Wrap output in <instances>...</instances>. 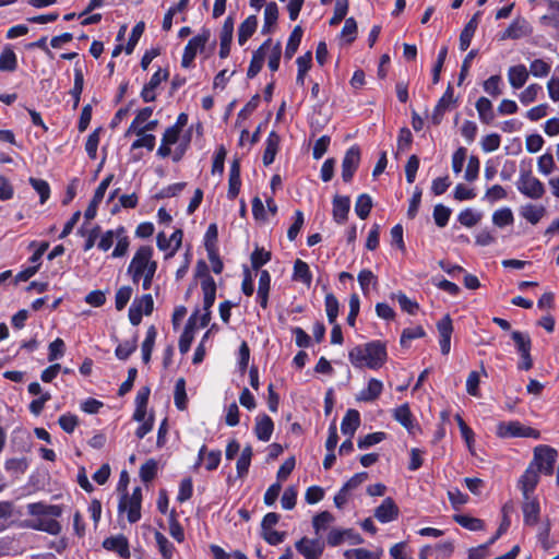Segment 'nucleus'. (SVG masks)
I'll list each match as a JSON object with an SVG mask.
<instances>
[{
	"label": "nucleus",
	"mask_w": 559,
	"mask_h": 559,
	"mask_svg": "<svg viewBox=\"0 0 559 559\" xmlns=\"http://www.w3.org/2000/svg\"><path fill=\"white\" fill-rule=\"evenodd\" d=\"M157 261L154 260V249L152 246H140L127 269L133 284L142 282V288L148 290L152 287L153 280L157 272Z\"/></svg>",
	"instance_id": "1"
},
{
	"label": "nucleus",
	"mask_w": 559,
	"mask_h": 559,
	"mask_svg": "<svg viewBox=\"0 0 559 559\" xmlns=\"http://www.w3.org/2000/svg\"><path fill=\"white\" fill-rule=\"evenodd\" d=\"M385 344L381 341H371L357 345L348 353V359L355 368L380 369L386 361Z\"/></svg>",
	"instance_id": "2"
},
{
	"label": "nucleus",
	"mask_w": 559,
	"mask_h": 559,
	"mask_svg": "<svg viewBox=\"0 0 559 559\" xmlns=\"http://www.w3.org/2000/svg\"><path fill=\"white\" fill-rule=\"evenodd\" d=\"M180 133L177 127H168L163 134L157 155L165 158L173 153V159L179 162L188 150L191 138L190 133L180 138Z\"/></svg>",
	"instance_id": "3"
},
{
	"label": "nucleus",
	"mask_w": 559,
	"mask_h": 559,
	"mask_svg": "<svg viewBox=\"0 0 559 559\" xmlns=\"http://www.w3.org/2000/svg\"><path fill=\"white\" fill-rule=\"evenodd\" d=\"M515 185L522 195L532 200H539L546 193L544 183L533 175L531 168L522 167L520 169Z\"/></svg>",
	"instance_id": "4"
},
{
	"label": "nucleus",
	"mask_w": 559,
	"mask_h": 559,
	"mask_svg": "<svg viewBox=\"0 0 559 559\" xmlns=\"http://www.w3.org/2000/svg\"><path fill=\"white\" fill-rule=\"evenodd\" d=\"M141 504H142V489L135 487L131 495L124 493L121 496L118 511L127 512V518L130 523H135L141 519Z\"/></svg>",
	"instance_id": "5"
},
{
	"label": "nucleus",
	"mask_w": 559,
	"mask_h": 559,
	"mask_svg": "<svg viewBox=\"0 0 559 559\" xmlns=\"http://www.w3.org/2000/svg\"><path fill=\"white\" fill-rule=\"evenodd\" d=\"M496 432H497L498 437H500V438H515V437H524V438H533V439L539 438V432L536 429L523 426L518 420L500 421L497 425Z\"/></svg>",
	"instance_id": "6"
},
{
	"label": "nucleus",
	"mask_w": 559,
	"mask_h": 559,
	"mask_svg": "<svg viewBox=\"0 0 559 559\" xmlns=\"http://www.w3.org/2000/svg\"><path fill=\"white\" fill-rule=\"evenodd\" d=\"M211 37V32L207 28H203L197 36L192 37L187 46L185 47L182 59H181V66L183 68H190L197 52L199 50H203L206 43L209 41Z\"/></svg>",
	"instance_id": "7"
},
{
	"label": "nucleus",
	"mask_w": 559,
	"mask_h": 559,
	"mask_svg": "<svg viewBox=\"0 0 559 559\" xmlns=\"http://www.w3.org/2000/svg\"><path fill=\"white\" fill-rule=\"evenodd\" d=\"M558 453L555 449L547 445H538L534 451V462L537 471L546 475H550L554 472L555 463L557 461Z\"/></svg>",
	"instance_id": "8"
},
{
	"label": "nucleus",
	"mask_w": 559,
	"mask_h": 559,
	"mask_svg": "<svg viewBox=\"0 0 559 559\" xmlns=\"http://www.w3.org/2000/svg\"><path fill=\"white\" fill-rule=\"evenodd\" d=\"M203 274L201 288L203 292V310H211L216 298V283L212 276L207 274V265L204 261L198 262V275Z\"/></svg>",
	"instance_id": "9"
},
{
	"label": "nucleus",
	"mask_w": 559,
	"mask_h": 559,
	"mask_svg": "<svg viewBox=\"0 0 559 559\" xmlns=\"http://www.w3.org/2000/svg\"><path fill=\"white\" fill-rule=\"evenodd\" d=\"M154 308V300L151 294L135 298L129 308V320L131 324L139 325L143 314H151Z\"/></svg>",
	"instance_id": "10"
},
{
	"label": "nucleus",
	"mask_w": 559,
	"mask_h": 559,
	"mask_svg": "<svg viewBox=\"0 0 559 559\" xmlns=\"http://www.w3.org/2000/svg\"><path fill=\"white\" fill-rule=\"evenodd\" d=\"M360 163V148L358 145L350 146L342 160V178L345 182H349L356 173Z\"/></svg>",
	"instance_id": "11"
},
{
	"label": "nucleus",
	"mask_w": 559,
	"mask_h": 559,
	"mask_svg": "<svg viewBox=\"0 0 559 559\" xmlns=\"http://www.w3.org/2000/svg\"><path fill=\"white\" fill-rule=\"evenodd\" d=\"M157 247L162 251L170 250L166 258L173 257L180 248L182 242V231L180 229L175 230L168 238L165 233H159L156 238Z\"/></svg>",
	"instance_id": "12"
},
{
	"label": "nucleus",
	"mask_w": 559,
	"mask_h": 559,
	"mask_svg": "<svg viewBox=\"0 0 559 559\" xmlns=\"http://www.w3.org/2000/svg\"><path fill=\"white\" fill-rule=\"evenodd\" d=\"M295 546L305 559H319L324 550V544L321 540L306 537L298 540Z\"/></svg>",
	"instance_id": "13"
},
{
	"label": "nucleus",
	"mask_w": 559,
	"mask_h": 559,
	"mask_svg": "<svg viewBox=\"0 0 559 559\" xmlns=\"http://www.w3.org/2000/svg\"><path fill=\"white\" fill-rule=\"evenodd\" d=\"M437 329L440 335L439 344L443 355H448L451 349V335L453 332L452 320L449 314H445L438 323Z\"/></svg>",
	"instance_id": "14"
},
{
	"label": "nucleus",
	"mask_w": 559,
	"mask_h": 559,
	"mask_svg": "<svg viewBox=\"0 0 559 559\" xmlns=\"http://www.w3.org/2000/svg\"><path fill=\"white\" fill-rule=\"evenodd\" d=\"M103 547L106 550L117 552L121 558L130 557L129 542L122 534L107 537L103 542Z\"/></svg>",
	"instance_id": "15"
},
{
	"label": "nucleus",
	"mask_w": 559,
	"mask_h": 559,
	"mask_svg": "<svg viewBox=\"0 0 559 559\" xmlns=\"http://www.w3.org/2000/svg\"><path fill=\"white\" fill-rule=\"evenodd\" d=\"M234 24H235L234 19L231 16H227L222 26L221 34H219V40H221L219 57L221 58H227L230 52V44H231L233 35H234Z\"/></svg>",
	"instance_id": "16"
},
{
	"label": "nucleus",
	"mask_w": 559,
	"mask_h": 559,
	"mask_svg": "<svg viewBox=\"0 0 559 559\" xmlns=\"http://www.w3.org/2000/svg\"><path fill=\"white\" fill-rule=\"evenodd\" d=\"M399 515V508L392 498H385L374 510V518L381 523L394 521Z\"/></svg>",
	"instance_id": "17"
},
{
	"label": "nucleus",
	"mask_w": 559,
	"mask_h": 559,
	"mask_svg": "<svg viewBox=\"0 0 559 559\" xmlns=\"http://www.w3.org/2000/svg\"><path fill=\"white\" fill-rule=\"evenodd\" d=\"M271 46V39H266L258 50H255L252 55V59L250 61L247 76L252 79L254 78L262 69L266 53L265 50Z\"/></svg>",
	"instance_id": "18"
},
{
	"label": "nucleus",
	"mask_w": 559,
	"mask_h": 559,
	"mask_svg": "<svg viewBox=\"0 0 559 559\" xmlns=\"http://www.w3.org/2000/svg\"><path fill=\"white\" fill-rule=\"evenodd\" d=\"M538 471L533 467V464H531L519 480V486L523 497H530L538 484Z\"/></svg>",
	"instance_id": "19"
},
{
	"label": "nucleus",
	"mask_w": 559,
	"mask_h": 559,
	"mask_svg": "<svg viewBox=\"0 0 559 559\" xmlns=\"http://www.w3.org/2000/svg\"><path fill=\"white\" fill-rule=\"evenodd\" d=\"M28 514L33 516L43 518L49 515L51 518H59L62 514V508L57 504H46L44 502L29 503L27 506Z\"/></svg>",
	"instance_id": "20"
},
{
	"label": "nucleus",
	"mask_w": 559,
	"mask_h": 559,
	"mask_svg": "<svg viewBox=\"0 0 559 559\" xmlns=\"http://www.w3.org/2000/svg\"><path fill=\"white\" fill-rule=\"evenodd\" d=\"M274 430V424L270 416L262 414L257 416L254 433L257 438L263 442H266L271 439Z\"/></svg>",
	"instance_id": "21"
},
{
	"label": "nucleus",
	"mask_w": 559,
	"mask_h": 559,
	"mask_svg": "<svg viewBox=\"0 0 559 559\" xmlns=\"http://www.w3.org/2000/svg\"><path fill=\"white\" fill-rule=\"evenodd\" d=\"M530 78V72L524 64L512 66L508 69V81L514 90L525 85Z\"/></svg>",
	"instance_id": "22"
},
{
	"label": "nucleus",
	"mask_w": 559,
	"mask_h": 559,
	"mask_svg": "<svg viewBox=\"0 0 559 559\" xmlns=\"http://www.w3.org/2000/svg\"><path fill=\"white\" fill-rule=\"evenodd\" d=\"M241 179H240V164L238 159L233 160L229 169L228 178V192L227 197L230 200L236 199L240 191Z\"/></svg>",
	"instance_id": "23"
},
{
	"label": "nucleus",
	"mask_w": 559,
	"mask_h": 559,
	"mask_svg": "<svg viewBox=\"0 0 559 559\" xmlns=\"http://www.w3.org/2000/svg\"><path fill=\"white\" fill-rule=\"evenodd\" d=\"M350 209V200L348 197L336 195L333 199V219L337 224H344Z\"/></svg>",
	"instance_id": "24"
},
{
	"label": "nucleus",
	"mask_w": 559,
	"mask_h": 559,
	"mask_svg": "<svg viewBox=\"0 0 559 559\" xmlns=\"http://www.w3.org/2000/svg\"><path fill=\"white\" fill-rule=\"evenodd\" d=\"M528 33V26L525 20L516 19L514 20L509 27L499 35L500 40L506 39H519L521 37L526 36Z\"/></svg>",
	"instance_id": "25"
},
{
	"label": "nucleus",
	"mask_w": 559,
	"mask_h": 559,
	"mask_svg": "<svg viewBox=\"0 0 559 559\" xmlns=\"http://www.w3.org/2000/svg\"><path fill=\"white\" fill-rule=\"evenodd\" d=\"M524 502L522 506L524 523L527 525H535L539 516V503L535 498L523 497Z\"/></svg>",
	"instance_id": "26"
},
{
	"label": "nucleus",
	"mask_w": 559,
	"mask_h": 559,
	"mask_svg": "<svg viewBox=\"0 0 559 559\" xmlns=\"http://www.w3.org/2000/svg\"><path fill=\"white\" fill-rule=\"evenodd\" d=\"M197 319H198V311L189 318L188 323L179 338V350L181 354H187L190 349V346H191L193 337H194L193 331H194V328L197 324Z\"/></svg>",
	"instance_id": "27"
},
{
	"label": "nucleus",
	"mask_w": 559,
	"mask_h": 559,
	"mask_svg": "<svg viewBox=\"0 0 559 559\" xmlns=\"http://www.w3.org/2000/svg\"><path fill=\"white\" fill-rule=\"evenodd\" d=\"M546 207L544 205H537L527 203L520 207V215L532 225H536L545 216Z\"/></svg>",
	"instance_id": "28"
},
{
	"label": "nucleus",
	"mask_w": 559,
	"mask_h": 559,
	"mask_svg": "<svg viewBox=\"0 0 559 559\" xmlns=\"http://www.w3.org/2000/svg\"><path fill=\"white\" fill-rule=\"evenodd\" d=\"M360 425V415L358 411L356 409H348L343 417L342 424H341V430L344 435L352 438L357 428Z\"/></svg>",
	"instance_id": "29"
},
{
	"label": "nucleus",
	"mask_w": 559,
	"mask_h": 559,
	"mask_svg": "<svg viewBox=\"0 0 559 559\" xmlns=\"http://www.w3.org/2000/svg\"><path fill=\"white\" fill-rule=\"evenodd\" d=\"M280 135L274 131L270 132L265 141V150L263 153V164L265 166H269L274 162L280 147Z\"/></svg>",
	"instance_id": "30"
},
{
	"label": "nucleus",
	"mask_w": 559,
	"mask_h": 559,
	"mask_svg": "<svg viewBox=\"0 0 559 559\" xmlns=\"http://www.w3.org/2000/svg\"><path fill=\"white\" fill-rule=\"evenodd\" d=\"M476 110L478 112L479 120L485 123L489 124L495 119V111L493 106L490 99L487 97H479L475 104Z\"/></svg>",
	"instance_id": "31"
},
{
	"label": "nucleus",
	"mask_w": 559,
	"mask_h": 559,
	"mask_svg": "<svg viewBox=\"0 0 559 559\" xmlns=\"http://www.w3.org/2000/svg\"><path fill=\"white\" fill-rule=\"evenodd\" d=\"M258 26V19L255 15L248 16L238 28V43L240 46L245 45L247 40L254 34Z\"/></svg>",
	"instance_id": "32"
},
{
	"label": "nucleus",
	"mask_w": 559,
	"mask_h": 559,
	"mask_svg": "<svg viewBox=\"0 0 559 559\" xmlns=\"http://www.w3.org/2000/svg\"><path fill=\"white\" fill-rule=\"evenodd\" d=\"M29 527L46 532L50 535H58L61 532V525L56 519L38 518Z\"/></svg>",
	"instance_id": "33"
},
{
	"label": "nucleus",
	"mask_w": 559,
	"mask_h": 559,
	"mask_svg": "<svg viewBox=\"0 0 559 559\" xmlns=\"http://www.w3.org/2000/svg\"><path fill=\"white\" fill-rule=\"evenodd\" d=\"M383 390V383L378 379H370L368 385L359 394V400L365 402H371L377 400Z\"/></svg>",
	"instance_id": "34"
},
{
	"label": "nucleus",
	"mask_w": 559,
	"mask_h": 559,
	"mask_svg": "<svg viewBox=\"0 0 559 559\" xmlns=\"http://www.w3.org/2000/svg\"><path fill=\"white\" fill-rule=\"evenodd\" d=\"M253 452L250 445L242 449L241 454L236 463L237 476L243 478L249 471Z\"/></svg>",
	"instance_id": "35"
},
{
	"label": "nucleus",
	"mask_w": 559,
	"mask_h": 559,
	"mask_svg": "<svg viewBox=\"0 0 559 559\" xmlns=\"http://www.w3.org/2000/svg\"><path fill=\"white\" fill-rule=\"evenodd\" d=\"M84 86V76L82 69L76 64L74 68V84L70 94L73 98V108H78L81 99V94L83 92Z\"/></svg>",
	"instance_id": "36"
},
{
	"label": "nucleus",
	"mask_w": 559,
	"mask_h": 559,
	"mask_svg": "<svg viewBox=\"0 0 559 559\" xmlns=\"http://www.w3.org/2000/svg\"><path fill=\"white\" fill-rule=\"evenodd\" d=\"M278 19V9L275 2H270L265 5L264 9V24L262 27V33L267 34L272 31V27L275 26Z\"/></svg>",
	"instance_id": "37"
},
{
	"label": "nucleus",
	"mask_w": 559,
	"mask_h": 559,
	"mask_svg": "<svg viewBox=\"0 0 559 559\" xmlns=\"http://www.w3.org/2000/svg\"><path fill=\"white\" fill-rule=\"evenodd\" d=\"M293 277L294 280L299 281L309 286L312 281V275L309 265L305 261L297 259L294 264Z\"/></svg>",
	"instance_id": "38"
},
{
	"label": "nucleus",
	"mask_w": 559,
	"mask_h": 559,
	"mask_svg": "<svg viewBox=\"0 0 559 559\" xmlns=\"http://www.w3.org/2000/svg\"><path fill=\"white\" fill-rule=\"evenodd\" d=\"M311 61L312 55L310 51L306 52L302 56H299L296 60L298 67L296 83L300 86H304L305 84V76L308 70L311 68Z\"/></svg>",
	"instance_id": "39"
},
{
	"label": "nucleus",
	"mask_w": 559,
	"mask_h": 559,
	"mask_svg": "<svg viewBox=\"0 0 559 559\" xmlns=\"http://www.w3.org/2000/svg\"><path fill=\"white\" fill-rule=\"evenodd\" d=\"M514 222L513 212L510 207H501L493 212L492 223L499 228L512 225Z\"/></svg>",
	"instance_id": "40"
},
{
	"label": "nucleus",
	"mask_w": 559,
	"mask_h": 559,
	"mask_svg": "<svg viewBox=\"0 0 559 559\" xmlns=\"http://www.w3.org/2000/svg\"><path fill=\"white\" fill-rule=\"evenodd\" d=\"M157 336V331L154 325H151L146 331L145 340L142 343V359L147 364L151 359L152 350Z\"/></svg>",
	"instance_id": "41"
},
{
	"label": "nucleus",
	"mask_w": 559,
	"mask_h": 559,
	"mask_svg": "<svg viewBox=\"0 0 559 559\" xmlns=\"http://www.w3.org/2000/svg\"><path fill=\"white\" fill-rule=\"evenodd\" d=\"M301 37H302V28L300 26H296L290 35H289V38L287 40V44H286V48H285V57L287 59H292L293 56L296 53L299 45H300V41H301Z\"/></svg>",
	"instance_id": "42"
},
{
	"label": "nucleus",
	"mask_w": 559,
	"mask_h": 559,
	"mask_svg": "<svg viewBox=\"0 0 559 559\" xmlns=\"http://www.w3.org/2000/svg\"><path fill=\"white\" fill-rule=\"evenodd\" d=\"M116 239H117V243L111 253V257L112 258L124 257L128 252L130 241H129L128 236H126V234H124L123 227L116 229Z\"/></svg>",
	"instance_id": "43"
},
{
	"label": "nucleus",
	"mask_w": 559,
	"mask_h": 559,
	"mask_svg": "<svg viewBox=\"0 0 559 559\" xmlns=\"http://www.w3.org/2000/svg\"><path fill=\"white\" fill-rule=\"evenodd\" d=\"M511 337L515 344L516 350L520 355L531 353L532 341L527 333L513 331Z\"/></svg>",
	"instance_id": "44"
},
{
	"label": "nucleus",
	"mask_w": 559,
	"mask_h": 559,
	"mask_svg": "<svg viewBox=\"0 0 559 559\" xmlns=\"http://www.w3.org/2000/svg\"><path fill=\"white\" fill-rule=\"evenodd\" d=\"M394 418L409 432L413 431V415L407 404H403L395 409Z\"/></svg>",
	"instance_id": "45"
},
{
	"label": "nucleus",
	"mask_w": 559,
	"mask_h": 559,
	"mask_svg": "<svg viewBox=\"0 0 559 559\" xmlns=\"http://www.w3.org/2000/svg\"><path fill=\"white\" fill-rule=\"evenodd\" d=\"M267 58V66L271 71L275 72L278 70L280 67V60L282 56V46L281 43L273 44L271 41V46L269 49L265 50Z\"/></svg>",
	"instance_id": "46"
},
{
	"label": "nucleus",
	"mask_w": 559,
	"mask_h": 559,
	"mask_svg": "<svg viewBox=\"0 0 559 559\" xmlns=\"http://www.w3.org/2000/svg\"><path fill=\"white\" fill-rule=\"evenodd\" d=\"M154 536L163 559H171L175 551L174 545L158 531H155Z\"/></svg>",
	"instance_id": "47"
},
{
	"label": "nucleus",
	"mask_w": 559,
	"mask_h": 559,
	"mask_svg": "<svg viewBox=\"0 0 559 559\" xmlns=\"http://www.w3.org/2000/svg\"><path fill=\"white\" fill-rule=\"evenodd\" d=\"M372 207V200L369 194H360L355 203V212L361 219H366L370 214Z\"/></svg>",
	"instance_id": "48"
},
{
	"label": "nucleus",
	"mask_w": 559,
	"mask_h": 559,
	"mask_svg": "<svg viewBox=\"0 0 559 559\" xmlns=\"http://www.w3.org/2000/svg\"><path fill=\"white\" fill-rule=\"evenodd\" d=\"M17 67L15 52L11 48H4L0 55V71L12 72Z\"/></svg>",
	"instance_id": "49"
},
{
	"label": "nucleus",
	"mask_w": 559,
	"mask_h": 559,
	"mask_svg": "<svg viewBox=\"0 0 559 559\" xmlns=\"http://www.w3.org/2000/svg\"><path fill=\"white\" fill-rule=\"evenodd\" d=\"M454 521L462 527L469 531H480L484 528V521L477 518H473L466 514H457L454 516Z\"/></svg>",
	"instance_id": "50"
},
{
	"label": "nucleus",
	"mask_w": 559,
	"mask_h": 559,
	"mask_svg": "<svg viewBox=\"0 0 559 559\" xmlns=\"http://www.w3.org/2000/svg\"><path fill=\"white\" fill-rule=\"evenodd\" d=\"M480 374L487 376V372L485 368H481V371H471L467 379H466V391L469 395L478 397L479 394V382H480Z\"/></svg>",
	"instance_id": "51"
},
{
	"label": "nucleus",
	"mask_w": 559,
	"mask_h": 559,
	"mask_svg": "<svg viewBox=\"0 0 559 559\" xmlns=\"http://www.w3.org/2000/svg\"><path fill=\"white\" fill-rule=\"evenodd\" d=\"M138 337L134 335L131 340H127L123 343L119 344L115 350V354L118 359L126 360L133 352H135Z\"/></svg>",
	"instance_id": "52"
},
{
	"label": "nucleus",
	"mask_w": 559,
	"mask_h": 559,
	"mask_svg": "<svg viewBox=\"0 0 559 559\" xmlns=\"http://www.w3.org/2000/svg\"><path fill=\"white\" fill-rule=\"evenodd\" d=\"M325 312L328 317V321L330 324H334L336 322L338 316L340 304L336 297L333 294L325 295Z\"/></svg>",
	"instance_id": "53"
},
{
	"label": "nucleus",
	"mask_w": 559,
	"mask_h": 559,
	"mask_svg": "<svg viewBox=\"0 0 559 559\" xmlns=\"http://www.w3.org/2000/svg\"><path fill=\"white\" fill-rule=\"evenodd\" d=\"M175 405L178 409L183 411L187 407V393H186V381L183 378H179L175 384Z\"/></svg>",
	"instance_id": "54"
},
{
	"label": "nucleus",
	"mask_w": 559,
	"mask_h": 559,
	"mask_svg": "<svg viewBox=\"0 0 559 559\" xmlns=\"http://www.w3.org/2000/svg\"><path fill=\"white\" fill-rule=\"evenodd\" d=\"M481 216V213L466 209L459 214L457 219L463 226L471 228L480 222Z\"/></svg>",
	"instance_id": "55"
},
{
	"label": "nucleus",
	"mask_w": 559,
	"mask_h": 559,
	"mask_svg": "<svg viewBox=\"0 0 559 559\" xmlns=\"http://www.w3.org/2000/svg\"><path fill=\"white\" fill-rule=\"evenodd\" d=\"M542 90V86L537 83L530 84L524 91L520 93L519 99L523 105H528L538 98Z\"/></svg>",
	"instance_id": "56"
},
{
	"label": "nucleus",
	"mask_w": 559,
	"mask_h": 559,
	"mask_svg": "<svg viewBox=\"0 0 559 559\" xmlns=\"http://www.w3.org/2000/svg\"><path fill=\"white\" fill-rule=\"evenodd\" d=\"M501 84L502 79L500 75H491L484 82L483 87L488 95L497 97L502 94Z\"/></svg>",
	"instance_id": "57"
},
{
	"label": "nucleus",
	"mask_w": 559,
	"mask_h": 559,
	"mask_svg": "<svg viewBox=\"0 0 559 559\" xmlns=\"http://www.w3.org/2000/svg\"><path fill=\"white\" fill-rule=\"evenodd\" d=\"M550 69V63L543 59H535L531 62L528 72L535 78H545L549 74Z\"/></svg>",
	"instance_id": "58"
},
{
	"label": "nucleus",
	"mask_w": 559,
	"mask_h": 559,
	"mask_svg": "<svg viewBox=\"0 0 559 559\" xmlns=\"http://www.w3.org/2000/svg\"><path fill=\"white\" fill-rule=\"evenodd\" d=\"M132 294H133V289L131 286H121L116 292L115 306L118 311H121L127 306Z\"/></svg>",
	"instance_id": "59"
},
{
	"label": "nucleus",
	"mask_w": 559,
	"mask_h": 559,
	"mask_svg": "<svg viewBox=\"0 0 559 559\" xmlns=\"http://www.w3.org/2000/svg\"><path fill=\"white\" fill-rule=\"evenodd\" d=\"M334 521V516L329 511H323L316 515L312 520V525L316 533H320L328 528V526Z\"/></svg>",
	"instance_id": "60"
},
{
	"label": "nucleus",
	"mask_w": 559,
	"mask_h": 559,
	"mask_svg": "<svg viewBox=\"0 0 559 559\" xmlns=\"http://www.w3.org/2000/svg\"><path fill=\"white\" fill-rule=\"evenodd\" d=\"M555 167H556V164H555V160H554V157L551 154L545 153L538 157L537 168L542 175L547 176V175L551 174L554 171Z\"/></svg>",
	"instance_id": "61"
},
{
	"label": "nucleus",
	"mask_w": 559,
	"mask_h": 559,
	"mask_svg": "<svg viewBox=\"0 0 559 559\" xmlns=\"http://www.w3.org/2000/svg\"><path fill=\"white\" fill-rule=\"evenodd\" d=\"M451 215V210L442 204H437L433 209V219L438 227L447 226Z\"/></svg>",
	"instance_id": "62"
},
{
	"label": "nucleus",
	"mask_w": 559,
	"mask_h": 559,
	"mask_svg": "<svg viewBox=\"0 0 559 559\" xmlns=\"http://www.w3.org/2000/svg\"><path fill=\"white\" fill-rule=\"evenodd\" d=\"M157 474V463L155 460L151 459L146 461L140 468V477L143 481L148 483Z\"/></svg>",
	"instance_id": "63"
},
{
	"label": "nucleus",
	"mask_w": 559,
	"mask_h": 559,
	"mask_svg": "<svg viewBox=\"0 0 559 559\" xmlns=\"http://www.w3.org/2000/svg\"><path fill=\"white\" fill-rule=\"evenodd\" d=\"M540 22L545 26H550L559 32V3L551 7L550 13L544 15Z\"/></svg>",
	"instance_id": "64"
}]
</instances>
